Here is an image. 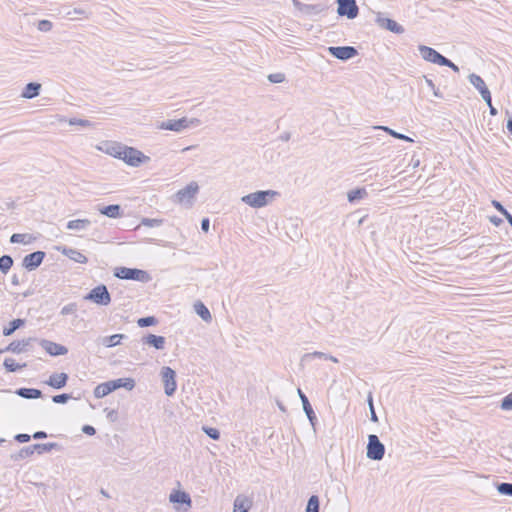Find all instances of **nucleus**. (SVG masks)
<instances>
[{"mask_svg":"<svg viewBox=\"0 0 512 512\" xmlns=\"http://www.w3.org/2000/svg\"><path fill=\"white\" fill-rule=\"evenodd\" d=\"M16 439L19 442H21V443L28 442L30 440V435H28V434H18L16 436Z\"/></svg>","mask_w":512,"mask_h":512,"instance_id":"nucleus-46","label":"nucleus"},{"mask_svg":"<svg viewBox=\"0 0 512 512\" xmlns=\"http://www.w3.org/2000/svg\"><path fill=\"white\" fill-rule=\"evenodd\" d=\"M122 338H123V335H121V334L112 335L106 340V346H108V347L116 346L120 343Z\"/></svg>","mask_w":512,"mask_h":512,"instance_id":"nucleus-36","label":"nucleus"},{"mask_svg":"<svg viewBox=\"0 0 512 512\" xmlns=\"http://www.w3.org/2000/svg\"><path fill=\"white\" fill-rule=\"evenodd\" d=\"M170 501L174 504H185V510L191 507V499L189 495L183 491L175 490L170 494Z\"/></svg>","mask_w":512,"mask_h":512,"instance_id":"nucleus-16","label":"nucleus"},{"mask_svg":"<svg viewBox=\"0 0 512 512\" xmlns=\"http://www.w3.org/2000/svg\"><path fill=\"white\" fill-rule=\"evenodd\" d=\"M124 146L125 145L115 142L106 143L104 145L103 151L114 158L121 159Z\"/></svg>","mask_w":512,"mask_h":512,"instance_id":"nucleus-17","label":"nucleus"},{"mask_svg":"<svg viewBox=\"0 0 512 512\" xmlns=\"http://www.w3.org/2000/svg\"><path fill=\"white\" fill-rule=\"evenodd\" d=\"M499 491L502 494L511 495L512 496V484L510 483H502L499 486Z\"/></svg>","mask_w":512,"mask_h":512,"instance_id":"nucleus-41","label":"nucleus"},{"mask_svg":"<svg viewBox=\"0 0 512 512\" xmlns=\"http://www.w3.org/2000/svg\"><path fill=\"white\" fill-rule=\"evenodd\" d=\"M68 376L66 373H57L49 377L47 384L55 389L64 387L67 383Z\"/></svg>","mask_w":512,"mask_h":512,"instance_id":"nucleus-18","label":"nucleus"},{"mask_svg":"<svg viewBox=\"0 0 512 512\" xmlns=\"http://www.w3.org/2000/svg\"><path fill=\"white\" fill-rule=\"evenodd\" d=\"M70 399V395L68 394H60L53 397V402L55 403H65Z\"/></svg>","mask_w":512,"mask_h":512,"instance_id":"nucleus-43","label":"nucleus"},{"mask_svg":"<svg viewBox=\"0 0 512 512\" xmlns=\"http://www.w3.org/2000/svg\"><path fill=\"white\" fill-rule=\"evenodd\" d=\"M471 82L480 91L483 99L487 102V104L491 105V95L484 80L480 76L473 75L471 77Z\"/></svg>","mask_w":512,"mask_h":512,"instance_id":"nucleus-13","label":"nucleus"},{"mask_svg":"<svg viewBox=\"0 0 512 512\" xmlns=\"http://www.w3.org/2000/svg\"><path fill=\"white\" fill-rule=\"evenodd\" d=\"M507 129L509 130L510 133H512V119H510L507 123Z\"/></svg>","mask_w":512,"mask_h":512,"instance_id":"nucleus-51","label":"nucleus"},{"mask_svg":"<svg viewBox=\"0 0 512 512\" xmlns=\"http://www.w3.org/2000/svg\"><path fill=\"white\" fill-rule=\"evenodd\" d=\"M330 54H332L334 57L341 59V60H347L352 57H354L357 54V51L354 47L351 46H344V47H330L329 48Z\"/></svg>","mask_w":512,"mask_h":512,"instance_id":"nucleus-11","label":"nucleus"},{"mask_svg":"<svg viewBox=\"0 0 512 512\" xmlns=\"http://www.w3.org/2000/svg\"><path fill=\"white\" fill-rule=\"evenodd\" d=\"M85 299L99 305H108L111 302L110 294L105 285H98L93 288Z\"/></svg>","mask_w":512,"mask_h":512,"instance_id":"nucleus-6","label":"nucleus"},{"mask_svg":"<svg viewBox=\"0 0 512 512\" xmlns=\"http://www.w3.org/2000/svg\"><path fill=\"white\" fill-rule=\"evenodd\" d=\"M385 131H387L390 135H392L393 137L395 138H398V139H402V140H405V141H409V142H412L413 140L403 134H400V133H397L387 127H384L383 128Z\"/></svg>","mask_w":512,"mask_h":512,"instance_id":"nucleus-39","label":"nucleus"},{"mask_svg":"<svg viewBox=\"0 0 512 512\" xmlns=\"http://www.w3.org/2000/svg\"><path fill=\"white\" fill-rule=\"evenodd\" d=\"M121 160L129 166L137 167L143 163H147L150 158L136 148L125 145Z\"/></svg>","mask_w":512,"mask_h":512,"instance_id":"nucleus-2","label":"nucleus"},{"mask_svg":"<svg viewBox=\"0 0 512 512\" xmlns=\"http://www.w3.org/2000/svg\"><path fill=\"white\" fill-rule=\"evenodd\" d=\"M369 405H370V409H371V417L373 420H376V414L374 412V408H373V403H372V398L370 397L369 398Z\"/></svg>","mask_w":512,"mask_h":512,"instance_id":"nucleus-49","label":"nucleus"},{"mask_svg":"<svg viewBox=\"0 0 512 512\" xmlns=\"http://www.w3.org/2000/svg\"><path fill=\"white\" fill-rule=\"evenodd\" d=\"M306 512H319V498L313 495L309 498Z\"/></svg>","mask_w":512,"mask_h":512,"instance_id":"nucleus-30","label":"nucleus"},{"mask_svg":"<svg viewBox=\"0 0 512 512\" xmlns=\"http://www.w3.org/2000/svg\"><path fill=\"white\" fill-rule=\"evenodd\" d=\"M204 431L212 439L217 440L220 437L219 431L215 428H204Z\"/></svg>","mask_w":512,"mask_h":512,"instance_id":"nucleus-42","label":"nucleus"},{"mask_svg":"<svg viewBox=\"0 0 512 512\" xmlns=\"http://www.w3.org/2000/svg\"><path fill=\"white\" fill-rule=\"evenodd\" d=\"M13 260L10 256L4 255L0 257V270L6 274L12 267Z\"/></svg>","mask_w":512,"mask_h":512,"instance_id":"nucleus-27","label":"nucleus"},{"mask_svg":"<svg viewBox=\"0 0 512 512\" xmlns=\"http://www.w3.org/2000/svg\"><path fill=\"white\" fill-rule=\"evenodd\" d=\"M19 395L24 398H39L41 397V391L38 389L23 388L19 390Z\"/></svg>","mask_w":512,"mask_h":512,"instance_id":"nucleus-28","label":"nucleus"},{"mask_svg":"<svg viewBox=\"0 0 512 512\" xmlns=\"http://www.w3.org/2000/svg\"><path fill=\"white\" fill-rule=\"evenodd\" d=\"M24 324V320L22 319H15L10 324L3 329V334L5 336L11 335L16 329L21 327Z\"/></svg>","mask_w":512,"mask_h":512,"instance_id":"nucleus-26","label":"nucleus"},{"mask_svg":"<svg viewBox=\"0 0 512 512\" xmlns=\"http://www.w3.org/2000/svg\"><path fill=\"white\" fill-rule=\"evenodd\" d=\"M44 256L45 254L42 251H37L28 254L23 259V265L26 269L33 270L42 263Z\"/></svg>","mask_w":512,"mask_h":512,"instance_id":"nucleus-12","label":"nucleus"},{"mask_svg":"<svg viewBox=\"0 0 512 512\" xmlns=\"http://www.w3.org/2000/svg\"><path fill=\"white\" fill-rule=\"evenodd\" d=\"M156 323H157V321H156V319L153 316L140 318L137 321V324L140 327L152 326V325H155Z\"/></svg>","mask_w":512,"mask_h":512,"instance_id":"nucleus-34","label":"nucleus"},{"mask_svg":"<svg viewBox=\"0 0 512 512\" xmlns=\"http://www.w3.org/2000/svg\"><path fill=\"white\" fill-rule=\"evenodd\" d=\"M298 394L302 401L303 408H304L305 412L307 413L308 417L311 418V414H313V410L308 401V398L305 396V394L302 392L301 389H298Z\"/></svg>","mask_w":512,"mask_h":512,"instance_id":"nucleus-31","label":"nucleus"},{"mask_svg":"<svg viewBox=\"0 0 512 512\" xmlns=\"http://www.w3.org/2000/svg\"><path fill=\"white\" fill-rule=\"evenodd\" d=\"M87 224H89V221L85 220V219L71 220V221L68 222L67 228L68 229H82Z\"/></svg>","mask_w":512,"mask_h":512,"instance_id":"nucleus-33","label":"nucleus"},{"mask_svg":"<svg viewBox=\"0 0 512 512\" xmlns=\"http://www.w3.org/2000/svg\"><path fill=\"white\" fill-rule=\"evenodd\" d=\"M209 224H210V222H209V219H208V218H205V219H203V220H202L201 228H202V230H203L204 232H208V230H209Z\"/></svg>","mask_w":512,"mask_h":512,"instance_id":"nucleus-48","label":"nucleus"},{"mask_svg":"<svg viewBox=\"0 0 512 512\" xmlns=\"http://www.w3.org/2000/svg\"><path fill=\"white\" fill-rule=\"evenodd\" d=\"M162 379L164 383L165 393L168 396H171L177 388L174 370H172L170 367H164L162 369Z\"/></svg>","mask_w":512,"mask_h":512,"instance_id":"nucleus-10","label":"nucleus"},{"mask_svg":"<svg viewBox=\"0 0 512 512\" xmlns=\"http://www.w3.org/2000/svg\"><path fill=\"white\" fill-rule=\"evenodd\" d=\"M10 241L12 243L28 244V243H30L32 241V237L30 235H27V234L16 233V234H13L11 236Z\"/></svg>","mask_w":512,"mask_h":512,"instance_id":"nucleus-29","label":"nucleus"},{"mask_svg":"<svg viewBox=\"0 0 512 512\" xmlns=\"http://www.w3.org/2000/svg\"><path fill=\"white\" fill-rule=\"evenodd\" d=\"M60 251L63 255L67 256L69 259L76 263L86 264L88 262V258L78 250L64 247Z\"/></svg>","mask_w":512,"mask_h":512,"instance_id":"nucleus-15","label":"nucleus"},{"mask_svg":"<svg viewBox=\"0 0 512 512\" xmlns=\"http://www.w3.org/2000/svg\"><path fill=\"white\" fill-rule=\"evenodd\" d=\"M114 275L117 278L127 280L147 281L149 279V275L146 271L127 267L116 268Z\"/></svg>","mask_w":512,"mask_h":512,"instance_id":"nucleus-5","label":"nucleus"},{"mask_svg":"<svg viewBox=\"0 0 512 512\" xmlns=\"http://www.w3.org/2000/svg\"><path fill=\"white\" fill-rule=\"evenodd\" d=\"M83 432L88 435H94L95 434V428L89 425H86L83 427Z\"/></svg>","mask_w":512,"mask_h":512,"instance_id":"nucleus-47","label":"nucleus"},{"mask_svg":"<svg viewBox=\"0 0 512 512\" xmlns=\"http://www.w3.org/2000/svg\"><path fill=\"white\" fill-rule=\"evenodd\" d=\"M42 346L52 356L65 355L68 352L67 348L63 345L51 341H43Z\"/></svg>","mask_w":512,"mask_h":512,"instance_id":"nucleus-14","label":"nucleus"},{"mask_svg":"<svg viewBox=\"0 0 512 512\" xmlns=\"http://www.w3.org/2000/svg\"><path fill=\"white\" fill-rule=\"evenodd\" d=\"M198 191V186L194 183L189 184L186 188L177 193L179 201L183 202L193 198Z\"/></svg>","mask_w":512,"mask_h":512,"instance_id":"nucleus-20","label":"nucleus"},{"mask_svg":"<svg viewBox=\"0 0 512 512\" xmlns=\"http://www.w3.org/2000/svg\"><path fill=\"white\" fill-rule=\"evenodd\" d=\"M419 50H420V53H421L423 59H425L428 62L435 63L438 65H443V66H449V67L453 68L454 70L458 69L455 64H453L450 60H448L447 58H445L444 56L439 54L433 48H430L427 46H420Z\"/></svg>","mask_w":512,"mask_h":512,"instance_id":"nucleus-3","label":"nucleus"},{"mask_svg":"<svg viewBox=\"0 0 512 512\" xmlns=\"http://www.w3.org/2000/svg\"><path fill=\"white\" fill-rule=\"evenodd\" d=\"M4 366L7 369V371L15 372L18 369H20L21 367H24L25 364L19 365L14 359L7 358V359L4 360Z\"/></svg>","mask_w":512,"mask_h":512,"instance_id":"nucleus-32","label":"nucleus"},{"mask_svg":"<svg viewBox=\"0 0 512 512\" xmlns=\"http://www.w3.org/2000/svg\"><path fill=\"white\" fill-rule=\"evenodd\" d=\"M275 194L274 191L270 190L258 191L244 196L242 200L251 207L260 208L265 206Z\"/></svg>","mask_w":512,"mask_h":512,"instance_id":"nucleus-4","label":"nucleus"},{"mask_svg":"<svg viewBox=\"0 0 512 512\" xmlns=\"http://www.w3.org/2000/svg\"><path fill=\"white\" fill-rule=\"evenodd\" d=\"M51 27H52V24L48 20H42L38 24V28L41 31H49L51 29Z\"/></svg>","mask_w":512,"mask_h":512,"instance_id":"nucleus-44","label":"nucleus"},{"mask_svg":"<svg viewBox=\"0 0 512 512\" xmlns=\"http://www.w3.org/2000/svg\"><path fill=\"white\" fill-rule=\"evenodd\" d=\"M509 224L512 226V215L506 218Z\"/></svg>","mask_w":512,"mask_h":512,"instance_id":"nucleus-52","label":"nucleus"},{"mask_svg":"<svg viewBox=\"0 0 512 512\" xmlns=\"http://www.w3.org/2000/svg\"><path fill=\"white\" fill-rule=\"evenodd\" d=\"M252 501L245 496H238L234 501L233 512H249Z\"/></svg>","mask_w":512,"mask_h":512,"instance_id":"nucleus-19","label":"nucleus"},{"mask_svg":"<svg viewBox=\"0 0 512 512\" xmlns=\"http://www.w3.org/2000/svg\"><path fill=\"white\" fill-rule=\"evenodd\" d=\"M492 205L504 215L505 218L509 217L511 214L502 206V204L496 200L492 201Z\"/></svg>","mask_w":512,"mask_h":512,"instance_id":"nucleus-40","label":"nucleus"},{"mask_svg":"<svg viewBox=\"0 0 512 512\" xmlns=\"http://www.w3.org/2000/svg\"><path fill=\"white\" fill-rule=\"evenodd\" d=\"M47 435L45 432L43 431H39V432H36L33 437L36 438V439H41V438H45Z\"/></svg>","mask_w":512,"mask_h":512,"instance_id":"nucleus-50","label":"nucleus"},{"mask_svg":"<svg viewBox=\"0 0 512 512\" xmlns=\"http://www.w3.org/2000/svg\"><path fill=\"white\" fill-rule=\"evenodd\" d=\"M41 85L38 83H29L23 90L22 96L24 98H33L39 94Z\"/></svg>","mask_w":512,"mask_h":512,"instance_id":"nucleus-22","label":"nucleus"},{"mask_svg":"<svg viewBox=\"0 0 512 512\" xmlns=\"http://www.w3.org/2000/svg\"><path fill=\"white\" fill-rule=\"evenodd\" d=\"M31 339H23L11 342L7 350L13 353H21L27 350V347L30 345Z\"/></svg>","mask_w":512,"mask_h":512,"instance_id":"nucleus-21","label":"nucleus"},{"mask_svg":"<svg viewBox=\"0 0 512 512\" xmlns=\"http://www.w3.org/2000/svg\"><path fill=\"white\" fill-rule=\"evenodd\" d=\"M101 213L108 217L116 218L120 215V207L119 205H109L101 209Z\"/></svg>","mask_w":512,"mask_h":512,"instance_id":"nucleus-25","label":"nucleus"},{"mask_svg":"<svg viewBox=\"0 0 512 512\" xmlns=\"http://www.w3.org/2000/svg\"><path fill=\"white\" fill-rule=\"evenodd\" d=\"M365 194H366L365 189H356V190L349 192L348 199H349V201L352 202L356 199L362 198Z\"/></svg>","mask_w":512,"mask_h":512,"instance_id":"nucleus-35","label":"nucleus"},{"mask_svg":"<svg viewBox=\"0 0 512 512\" xmlns=\"http://www.w3.org/2000/svg\"><path fill=\"white\" fill-rule=\"evenodd\" d=\"M491 221L495 224H499L500 220H497V219H491Z\"/></svg>","mask_w":512,"mask_h":512,"instance_id":"nucleus-54","label":"nucleus"},{"mask_svg":"<svg viewBox=\"0 0 512 512\" xmlns=\"http://www.w3.org/2000/svg\"><path fill=\"white\" fill-rule=\"evenodd\" d=\"M197 123H198L197 119L188 120L187 118L184 117V118L177 119V120H169L166 122H162L160 124L159 128L162 130H171V131L179 132V131L189 127V125L197 124Z\"/></svg>","mask_w":512,"mask_h":512,"instance_id":"nucleus-9","label":"nucleus"},{"mask_svg":"<svg viewBox=\"0 0 512 512\" xmlns=\"http://www.w3.org/2000/svg\"><path fill=\"white\" fill-rule=\"evenodd\" d=\"M384 445L376 435H370L367 446V457L372 460H381L384 456Z\"/></svg>","mask_w":512,"mask_h":512,"instance_id":"nucleus-7","label":"nucleus"},{"mask_svg":"<svg viewBox=\"0 0 512 512\" xmlns=\"http://www.w3.org/2000/svg\"><path fill=\"white\" fill-rule=\"evenodd\" d=\"M268 79L272 83H281L285 80V75L282 73H274L268 76Z\"/></svg>","mask_w":512,"mask_h":512,"instance_id":"nucleus-38","label":"nucleus"},{"mask_svg":"<svg viewBox=\"0 0 512 512\" xmlns=\"http://www.w3.org/2000/svg\"><path fill=\"white\" fill-rule=\"evenodd\" d=\"M146 343L155 347L156 349H163L165 344V338L162 336L151 334L146 338Z\"/></svg>","mask_w":512,"mask_h":512,"instance_id":"nucleus-24","label":"nucleus"},{"mask_svg":"<svg viewBox=\"0 0 512 512\" xmlns=\"http://www.w3.org/2000/svg\"><path fill=\"white\" fill-rule=\"evenodd\" d=\"M121 387L132 389L134 387V380L127 378L101 383L95 388L94 394L97 398H102Z\"/></svg>","mask_w":512,"mask_h":512,"instance_id":"nucleus-1","label":"nucleus"},{"mask_svg":"<svg viewBox=\"0 0 512 512\" xmlns=\"http://www.w3.org/2000/svg\"><path fill=\"white\" fill-rule=\"evenodd\" d=\"M502 408L506 409V410L512 408V394H510L504 398V400L502 402Z\"/></svg>","mask_w":512,"mask_h":512,"instance_id":"nucleus-45","label":"nucleus"},{"mask_svg":"<svg viewBox=\"0 0 512 512\" xmlns=\"http://www.w3.org/2000/svg\"><path fill=\"white\" fill-rule=\"evenodd\" d=\"M387 28L393 32L400 33L403 31V28L393 20H387Z\"/></svg>","mask_w":512,"mask_h":512,"instance_id":"nucleus-37","label":"nucleus"},{"mask_svg":"<svg viewBox=\"0 0 512 512\" xmlns=\"http://www.w3.org/2000/svg\"><path fill=\"white\" fill-rule=\"evenodd\" d=\"M489 106H490V108H491V114H493V115H494V114H496V110L492 107V104H491V105H489Z\"/></svg>","mask_w":512,"mask_h":512,"instance_id":"nucleus-53","label":"nucleus"},{"mask_svg":"<svg viewBox=\"0 0 512 512\" xmlns=\"http://www.w3.org/2000/svg\"><path fill=\"white\" fill-rule=\"evenodd\" d=\"M196 313L204 320L209 322L211 320V314L208 308L202 302H196L194 305Z\"/></svg>","mask_w":512,"mask_h":512,"instance_id":"nucleus-23","label":"nucleus"},{"mask_svg":"<svg viewBox=\"0 0 512 512\" xmlns=\"http://www.w3.org/2000/svg\"><path fill=\"white\" fill-rule=\"evenodd\" d=\"M337 3V13L340 16H346L349 19H354L357 17L359 9L355 0H337Z\"/></svg>","mask_w":512,"mask_h":512,"instance_id":"nucleus-8","label":"nucleus"}]
</instances>
